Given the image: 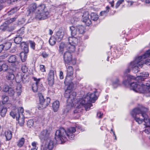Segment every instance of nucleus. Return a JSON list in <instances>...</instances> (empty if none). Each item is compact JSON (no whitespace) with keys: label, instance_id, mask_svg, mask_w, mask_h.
Masks as SVG:
<instances>
[{"label":"nucleus","instance_id":"obj_29","mask_svg":"<svg viewBox=\"0 0 150 150\" xmlns=\"http://www.w3.org/2000/svg\"><path fill=\"white\" fill-rule=\"evenodd\" d=\"M78 32L79 34H83L85 32V27L82 25H79L77 26Z\"/></svg>","mask_w":150,"mask_h":150},{"label":"nucleus","instance_id":"obj_52","mask_svg":"<svg viewBox=\"0 0 150 150\" xmlns=\"http://www.w3.org/2000/svg\"><path fill=\"white\" fill-rule=\"evenodd\" d=\"M24 28H22L18 31V34L19 36H21L24 33Z\"/></svg>","mask_w":150,"mask_h":150},{"label":"nucleus","instance_id":"obj_20","mask_svg":"<svg viewBox=\"0 0 150 150\" xmlns=\"http://www.w3.org/2000/svg\"><path fill=\"white\" fill-rule=\"evenodd\" d=\"M149 76V74L147 72H143L140 74V75L137 76V80H140L141 81L143 80L144 79Z\"/></svg>","mask_w":150,"mask_h":150},{"label":"nucleus","instance_id":"obj_45","mask_svg":"<svg viewBox=\"0 0 150 150\" xmlns=\"http://www.w3.org/2000/svg\"><path fill=\"white\" fill-rule=\"evenodd\" d=\"M8 94L11 96H13L15 93L14 90L11 88H10L8 92Z\"/></svg>","mask_w":150,"mask_h":150},{"label":"nucleus","instance_id":"obj_22","mask_svg":"<svg viewBox=\"0 0 150 150\" xmlns=\"http://www.w3.org/2000/svg\"><path fill=\"white\" fill-rule=\"evenodd\" d=\"M38 94L39 99L40 106L42 109V104H43L45 101V99L44 98L43 96L41 93H39Z\"/></svg>","mask_w":150,"mask_h":150},{"label":"nucleus","instance_id":"obj_23","mask_svg":"<svg viewBox=\"0 0 150 150\" xmlns=\"http://www.w3.org/2000/svg\"><path fill=\"white\" fill-rule=\"evenodd\" d=\"M21 48L23 49L24 53H27L28 52V45L25 42H21Z\"/></svg>","mask_w":150,"mask_h":150},{"label":"nucleus","instance_id":"obj_49","mask_svg":"<svg viewBox=\"0 0 150 150\" xmlns=\"http://www.w3.org/2000/svg\"><path fill=\"white\" fill-rule=\"evenodd\" d=\"M17 18V16H15L14 18L10 19L8 21H7L6 22L7 23H11L15 21L16 18Z\"/></svg>","mask_w":150,"mask_h":150},{"label":"nucleus","instance_id":"obj_26","mask_svg":"<svg viewBox=\"0 0 150 150\" xmlns=\"http://www.w3.org/2000/svg\"><path fill=\"white\" fill-rule=\"evenodd\" d=\"M65 49L67 50V46L64 43H61L59 46V53L62 54Z\"/></svg>","mask_w":150,"mask_h":150},{"label":"nucleus","instance_id":"obj_5","mask_svg":"<svg viewBox=\"0 0 150 150\" xmlns=\"http://www.w3.org/2000/svg\"><path fill=\"white\" fill-rule=\"evenodd\" d=\"M149 82L145 85L142 82H134L130 84V88L136 92L150 93V81Z\"/></svg>","mask_w":150,"mask_h":150},{"label":"nucleus","instance_id":"obj_17","mask_svg":"<svg viewBox=\"0 0 150 150\" xmlns=\"http://www.w3.org/2000/svg\"><path fill=\"white\" fill-rule=\"evenodd\" d=\"M70 30L71 36L79 35V33L77 31V26L75 27L74 26H70L69 27Z\"/></svg>","mask_w":150,"mask_h":150},{"label":"nucleus","instance_id":"obj_13","mask_svg":"<svg viewBox=\"0 0 150 150\" xmlns=\"http://www.w3.org/2000/svg\"><path fill=\"white\" fill-rule=\"evenodd\" d=\"M54 71L53 70H51L48 74L47 81L49 85L52 86L54 83Z\"/></svg>","mask_w":150,"mask_h":150},{"label":"nucleus","instance_id":"obj_58","mask_svg":"<svg viewBox=\"0 0 150 150\" xmlns=\"http://www.w3.org/2000/svg\"><path fill=\"white\" fill-rule=\"evenodd\" d=\"M40 71L42 72H45V66L42 65H41L40 66Z\"/></svg>","mask_w":150,"mask_h":150},{"label":"nucleus","instance_id":"obj_62","mask_svg":"<svg viewBox=\"0 0 150 150\" xmlns=\"http://www.w3.org/2000/svg\"><path fill=\"white\" fill-rule=\"evenodd\" d=\"M127 1V3H128V5L129 6H132L134 3V2L131 1Z\"/></svg>","mask_w":150,"mask_h":150},{"label":"nucleus","instance_id":"obj_28","mask_svg":"<svg viewBox=\"0 0 150 150\" xmlns=\"http://www.w3.org/2000/svg\"><path fill=\"white\" fill-rule=\"evenodd\" d=\"M59 103L58 101H54L52 104V108L54 112H57L59 107Z\"/></svg>","mask_w":150,"mask_h":150},{"label":"nucleus","instance_id":"obj_60","mask_svg":"<svg viewBox=\"0 0 150 150\" xmlns=\"http://www.w3.org/2000/svg\"><path fill=\"white\" fill-rule=\"evenodd\" d=\"M79 21V19L78 18H76V17L73 18L72 19V20H71V23H75L77 21Z\"/></svg>","mask_w":150,"mask_h":150},{"label":"nucleus","instance_id":"obj_14","mask_svg":"<svg viewBox=\"0 0 150 150\" xmlns=\"http://www.w3.org/2000/svg\"><path fill=\"white\" fill-rule=\"evenodd\" d=\"M49 15V12L46 10L38 15H36V18L40 20H44L47 19Z\"/></svg>","mask_w":150,"mask_h":150},{"label":"nucleus","instance_id":"obj_37","mask_svg":"<svg viewBox=\"0 0 150 150\" xmlns=\"http://www.w3.org/2000/svg\"><path fill=\"white\" fill-rule=\"evenodd\" d=\"M100 93V91L99 90L94 89V101L98 99Z\"/></svg>","mask_w":150,"mask_h":150},{"label":"nucleus","instance_id":"obj_41","mask_svg":"<svg viewBox=\"0 0 150 150\" xmlns=\"http://www.w3.org/2000/svg\"><path fill=\"white\" fill-rule=\"evenodd\" d=\"M50 44L51 45H53L55 43V39L54 37H51L49 40Z\"/></svg>","mask_w":150,"mask_h":150},{"label":"nucleus","instance_id":"obj_30","mask_svg":"<svg viewBox=\"0 0 150 150\" xmlns=\"http://www.w3.org/2000/svg\"><path fill=\"white\" fill-rule=\"evenodd\" d=\"M6 140L9 141L11 140L12 137V133L9 130L6 131L5 133Z\"/></svg>","mask_w":150,"mask_h":150},{"label":"nucleus","instance_id":"obj_44","mask_svg":"<svg viewBox=\"0 0 150 150\" xmlns=\"http://www.w3.org/2000/svg\"><path fill=\"white\" fill-rule=\"evenodd\" d=\"M145 129L144 132L147 134H150V127L145 126Z\"/></svg>","mask_w":150,"mask_h":150},{"label":"nucleus","instance_id":"obj_55","mask_svg":"<svg viewBox=\"0 0 150 150\" xmlns=\"http://www.w3.org/2000/svg\"><path fill=\"white\" fill-rule=\"evenodd\" d=\"M124 0H120L118 1L116 4L115 6L116 8H118L120 4H121L122 2H124Z\"/></svg>","mask_w":150,"mask_h":150},{"label":"nucleus","instance_id":"obj_46","mask_svg":"<svg viewBox=\"0 0 150 150\" xmlns=\"http://www.w3.org/2000/svg\"><path fill=\"white\" fill-rule=\"evenodd\" d=\"M2 103L5 104L8 101V97L5 95H3L2 96Z\"/></svg>","mask_w":150,"mask_h":150},{"label":"nucleus","instance_id":"obj_7","mask_svg":"<svg viewBox=\"0 0 150 150\" xmlns=\"http://www.w3.org/2000/svg\"><path fill=\"white\" fill-rule=\"evenodd\" d=\"M24 110L22 107L17 108L15 107L10 112V115L13 118H16L18 121V122L21 126H23L25 122L24 117L22 114Z\"/></svg>","mask_w":150,"mask_h":150},{"label":"nucleus","instance_id":"obj_54","mask_svg":"<svg viewBox=\"0 0 150 150\" xmlns=\"http://www.w3.org/2000/svg\"><path fill=\"white\" fill-rule=\"evenodd\" d=\"M103 116V113L102 112L99 111L96 114V117L99 118H101Z\"/></svg>","mask_w":150,"mask_h":150},{"label":"nucleus","instance_id":"obj_15","mask_svg":"<svg viewBox=\"0 0 150 150\" xmlns=\"http://www.w3.org/2000/svg\"><path fill=\"white\" fill-rule=\"evenodd\" d=\"M14 71L12 69H8L7 70V73L6 76V79L9 80H13L15 78Z\"/></svg>","mask_w":150,"mask_h":150},{"label":"nucleus","instance_id":"obj_33","mask_svg":"<svg viewBox=\"0 0 150 150\" xmlns=\"http://www.w3.org/2000/svg\"><path fill=\"white\" fill-rule=\"evenodd\" d=\"M37 5L35 3L31 4L29 8V11L30 13L33 12L35 9L37 10Z\"/></svg>","mask_w":150,"mask_h":150},{"label":"nucleus","instance_id":"obj_10","mask_svg":"<svg viewBox=\"0 0 150 150\" xmlns=\"http://www.w3.org/2000/svg\"><path fill=\"white\" fill-rule=\"evenodd\" d=\"M74 73V69L73 67L71 66L68 67L67 68V76L65 79V81H64V83L66 85H68V86L69 85H70V83H72L71 82L69 84H68V78L72 76L73 75Z\"/></svg>","mask_w":150,"mask_h":150},{"label":"nucleus","instance_id":"obj_19","mask_svg":"<svg viewBox=\"0 0 150 150\" xmlns=\"http://www.w3.org/2000/svg\"><path fill=\"white\" fill-rule=\"evenodd\" d=\"M8 61L9 63H14L16 65L19 64V62L17 60L16 56L15 55H12L8 58Z\"/></svg>","mask_w":150,"mask_h":150},{"label":"nucleus","instance_id":"obj_53","mask_svg":"<svg viewBox=\"0 0 150 150\" xmlns=\"http://www.w3.org/2000/svg\"><path fill=\"white\" fill-rule=\"evenodd\" d=\"M1 65L2 71H5L7 70L8 66L6 64H3Z\"/></svg>","mask_w":150,"mask_h":150},{"label":"nucleus","instance_id":"obj_42","mask_svg":"<svg viewBox=\"0 0 150 150\" xmlns=\"http://www.w3.org/2000/svg\"><path fill=\"white\" fill-rule=\"evenodd\" d=\"M9 55L8 53L7 52H5L1 56H0V62L1 61V60L4 59L7 57Z\"/></svg>","mask_w":150,"mask_h":150},{"label":"nucleus","instance_id":"obj_25","mask_svg":"<svg viewBox=\"0 0 150 150\" xmlns=\"http://www.w3.org/2000/svg\"><path fill=\"white\" fill-rule=\"evenodd\" d=\"M127 81H123V83L125 85H127L132 80H134L135 79L137 80L136 79L137 77L135 78L133 76L129 75L127 76Z\"/></svg>","mask_w":150,"mask_h":150},{"label":"nucleus","instance_id":"obj_63","mask_svg":"<svg viewBox=\"0 0 150 150\" xmlns=\"http://www.w3.org/2000/svg\"><path fill=\"white\" fill-rule=\"evenodd\" d=\"M59 77L61 79H63L64 78L63 73L62 71H60L59 73Z\"/></svg>","mask_w":150,"mask_h":150},{"label":"nucleus","instance_id":"obj_8","mask_svg":"<svg viewBox=\"0 0 150 150\" xmlns=\"http://www.w3.org/2000/svg\"><path fill=\"white\" fill-rule=\"evenodd\" d=\"M33 79L35 81V83H33L32 86V89L33 91L36 92L38 90L40 91L43 89L42 83L40 81L41 79H37L36 78L33 77Z\"/></svg>","mask_w":150,"mask_h":150},{"label":"nucleus","instance_id":"obj_50","mask_svg":"<svg viewBox=\"0 0 150 150\" xmlns=\"http://www.w3.org/2000/svg\"><path fill=\"white\" fill-rule=\"evenodd\" d=\"M21 70L23 71L22 73H25L28 71V68L25 65H23L22 67Z\"/></svg>","mask_w":150,"mask_h":150},{"label":"nucleus","instance_id":"obj_27","mask_svg":"<svg viewBox=\"0 0 150 150\" xmlns=\"http://www.w3.org/2000/svg\"><path fill=\"white\" fill-rule=\"evenodd\" d=\"M76 46L74 45H71L70 44H69L67 45V50H68L69 52H74L76 49Z\"/></svg>","mask_w":150,"mask_h":150},{"label":"nucleus","instance_id":"obj_51","mask_svg":"<svg viewBox=\"0 0 150 150\" xmlns=\"http://www.w3.org/2000/svg\"><path fill=\"white\" fill-rule=\"evenodd\" d=\"M6 111L7 109L6 108H3L1 110V116L3 117L5 115Z\"/></svg>","mask_w":150,"mask_h":150},{"label":"nucleus","instance_id":"obj_64","mask_svg":"<svg viewBox=\"0 0 150 150\" xmlns=\"http://www.w3.org/2000/svg\"><path fill=\"white\" fill-rule=\"evenodd\" d=\"M3 50H4L2 44L0 45V53Z\"/></svg>","mask_w":150,"mask_h":150},{"label":"nucleus","instance_id":"obj_16","mask_svg":"<svg viewBox=\"0 0 150 150\" xmlns=\"http://www.w3.org/2000/svg\"><path fill=\"white\" fill-rule=\"evenodd\" d=\"M68 41L69 44L76 46L78 45L79 40L77 37L71 36L69 38Z\"/></svg>","mask_w":150,"mask_h":150},{"label":"nucleus","instance_id":"obj_9","mask_svg":"<svg viewBox=\"0 0 150 150\" xmlns=\"http://www.w3.org/2000/svg\"><path fill=\"white\" fill-rule=\"evenodd\" d=\"M16 81L17 83H20L21 81L25 83L28 81V77L24 73L18 72L15 77Z\"/></svg>","mask_w":150,"mask_h":150},{"label":"nucleus","instance_id":"obj_34","mask_svg":"<svg viewBox=\"0 0 150 150\" xmlns=\"http://www.w3.org/2000/svg\"><path fill=\"white\" fill-rule=\"evenodd\" d=\"M50 101V99L49 98H46L45 99V100L42 104V109L46 108L49 104Z\"/></svg>","mask_w":150,"mask_h":150},{"label":"nucleus","instance_id":"obj_36","mask_svg":"<svg viewBox=\"0 0 150 150\" xmlns=\"http://www.w3.org/2000/svg\"><path fill=\"white\" fill-rule=\"evenodd\" d=\"M22 86L20 84H18L17 85L16 88V92L18 96H19L21 95L22 92Z\"/></svg>","mask_w":150,"mask_h":150},{"label":"nucleus","instance_id":"obj_6","mask_svg":"<svg viewBox=\"0 0 150 150\" xmlns=\"http://www.w3.org/2000/svg\"><path fill=\"white\" fill-rule=\"evenodd\" d=\"M50 132L47 129L43 130L39 134V137L41 141L47 140L45 146H42L41 150H52L54 142L53 140L48 138Z\"/></svg>","mask_w":150,"mask_h":150},{"label":"nucleus","instance_id":"obj_35","mask_svg":"<svg viewBox=\"0 0 150 150\" xmlns=\"http://www.w3.org/2000/svg\"><path fill=\"white\" fill-rule=\"evenodd\" d=\"M7 23H6L5 22L3 25H1L0 26V30L3 31H4L6 30L11 31V30L8 29V27L7 25Z\"/></svg>","mask_w":150,"mask_h":150},{"label":"nucleus","instance_id":"obj_40","mask_svg":"<svg viewBox=\"0 0 150 150\" xmlns=\"http://www.w3.org/2000/svg\"><path fill=\"white\" fill-rule=\"evenodd\" d=\"M106 10L101 11L100 13V15L101 16L105 15L109 11L110 7L107 6L106 7Z\"/></svg>","mask_w":150,"mask_h":150},{"label":"nucleus","instance_id":"obj_59","mask_svg":"<svg viewBox=\"0 0 150 150\" xmlns=\"http://www.w3.org/2000/svg\"><path fill=\"white\" fill-rule=\"evenodd\" d=\"M10 88L8 86H6L3 88V91L5 92H7L9 90Z\"/></svg>","mask_w":150,"mask_h":150},{"label":"nucleus","instance_id":"obj_38","mask_svg":"<svg viewBox=\"0 0 150 150\" xmlns=\"http://www.w3.org/2000/svg\"><path fill=\"white\" fill-rule=\"evenodd\" d=\"M25 142V139L23 138L20 139L17 142V145L19 147H22Z\"/></svg>","mask_w":150,"mask_h":150},{"label":"nucleus","instance_id":"obj_2","mask_svg":"<svg viewBox=\"0 0 150 150\" xmlns=\"http://www.w3.org/2000/svg\"><path fill=\"white\" fill-rule=\"evenodd\" d=\"M76 128L79 129L83 132L85 130L83 128L79 125H76L75 127H70L66 131L63 127L57 130L55 133V139L59 143H62L67 140L66 136L71 140H73L75 137L74 134L76 131Z\"/></svg>","mask_w":150,"mask_h":150},{"label":"nucleus","instance_id":"obj_57","mask_svg":"<svg viewBox=\"0 0 150 150\" xmlns=\"http://www.w3.org/2000/svg\"><path fill=\"white\" fill-rule=\"evenodd\" d=\"M30 46L34 50L35 47V43L34 42H33L32 41L30 42Z\"/></svg>","mask_w":150,"mask_h":150},{"label":"nucleus","instance_id":"obj_11","mask_svg":"<svg viewBox=\"0 0 150 150\" xmlns=\"http://www.w3.org/2000/svg\"><path fill=\"white\" fill-rule=\"evenodd\" d=\"M89 16L88 13L86 11L83 13L81 20L87 26H89L91 23V21L89 18Z\"/></svg>","mask_w":150,"mask_h":150},{"label":"nucleus","instance_id":"obj_43","mask_svg":"<svg viewBox=\"0 0 150 150\" xmlns=\"http://www.w3.org/2000/svg\"><path fill=\"white\" fill-rule=\"evenodd\" d=\"M22 40V38L20 37H15L14 40V41L16 44L20 43Z\"/></svg>","mask_w":150,"mask_h":150},{"label":"nucleus","instance_id":"obj_1","mask_svg":"<svg viewBox=\"0 0 150 150\" xmlns=\"http://www.w3.org/2000/svg\"><path fill=\"white\" fill-rule=\"evenodd\" d=\"M73 87V83H71L66 90L64 96L66 98H68L67 103L68 105L67 107L69 108V106L72 107L75 105L76 107V109L74 111V113L79 112L81 111V107L86 103L87 102L86 101L88 99L91 98L89 96H87L86 98L83 99H81L80 100H79V98H76V100L75 98L76 93L72 90Z\"/></svg>","mask_w":150,"mask_h":150},{"label":"nucleus","instance_id":"obj_32","mask_svg":"<svg viewBox=\"0 0 150 150\" xmlns=\"http://www.w3.org/2000/svg\"><path fill=\"white\" fill-rule=\"evenodd\" d=\"M20 56L23 62H24L26 61L27 57V53L22 52L20 53Z\"/></svg>","mask_w":150,"mask_h":150},{"label":"nucleus","instance_id":"obj_24","mask_svg":"<svg viewBox=\"0 0 150 150\" xmlns=\"http://www.w3.org/2000/svg\"><path fill=\"white\" fill-rule=\"evenodd\" d=\"M63 36V32L61 30L58 31L56 33V39L58 41H60Z\"/></svg>","mask_w":150,"mask_h":150},{"label":"nucleus","instance_id":"obj_56","mask_svg":"<svg viewBox=\"0 0 150 150\" xmlns=\"http://www.w3.org/2000/svg\"><path fill=\"white\" fill-rule=\"evenodd\" d=\"M42 55L44 58H46L48 57L49 54L45 52H43L42 54Z\"/></svg>","mask_w":150,"mask_h":150},{"label":"nucleus","instance_id":"obj_21","mask_svg":"<svg viewBox=\"0 0 150 150\" xmlns=\"http://www.w3.org/2000/svg\"><path fill=\"white\" fill-rule=\"evenodd\" d=\"M93 100L94 99L93 97H92L91 98H90L88 100V102H87L85 104L82 106V107H84L86 110H87L88 109L90 108L91 106V102H93Z\"/></svg>","mask_w":150,"mask_h":150},{"label":"nucleus","instance_id":"obj_61","mask_svg":"<svg viewBox=\"0 0 150 150\" xmlns=\"http://www.w3.org/2000/svg\"><path fill=\"white\" fill-rule=\"evenodd\" d=\"M99 17L98 15L96 13H94V21L98 20Z\"/></svg>","mask_w":150,"mask_h":150},{"label":"nucleus","instance_id":"obj_31","mask_svg":"<svg viewBox=\"0 0 150 150\" xmlns=\"http://www.w3.org/2000/svg\"><path fill=\"white\" fill-rule=\"evenodd\" d=\"M2 45H3L4 50H8L10 48L11 45V43L8 41H6L4 42Z\"/></svg>","mask_w":150,"mask_h":150},{"label":"nucleus","instance_id":"obj_39","mask_svg":"<svg viewBox=\"0 0 150 150\" xmlns=\"http://www.w3.org/2000/svg\"><path fill=\"white\" fill-rule=\"evenodd\" d=\"M120 85L119 81L118 79H116L113 81L112 85L114 88H117Z\"/></svg>","mask_w":150,"mask_h":150},{"label":"nucleus","instance_id":"obj_18","mask_svg":"<svg viewBox=\"0 0 150 150\" xmlns=\"http://www.w3.org/2000/svg\"><path fill=\"white\" fill-rule=\"evenodd\" d=\"M46 11L45 6L44 4H41L39 5L37 8V11L36 15H38L41 12Z\"/></svg>","mask_w":150,"mask_h":150},{"label":"nucleus","instance_id":"obj_4","mask_svg":"<svg viewBox=\"0 0 150 150\" xmlns=\"http://www.w3.org/2000/svg\"><path fill=\"white\" fill-rule=\"evenodd\" d=\"M147 111V109L145 108H137L133 109L131 114L138 124H141L144 122V126L150 127V118L146 114Z\"/></svg>","mask_w":150,"mask_h":150},{"label":"nucleus","instance_id":"obj_48","mask_svg":"<svg viewBox=\"0 0 150 150\" xmlns=\"http://www.w3.org/2000/svg\"><path fill=\"white\" fill-rule=\"evenodd\" d=\"M18 9V8L17 7L14 8L11 10L10 11L8 12V15L12 14L16 12Z\"/></svg>","mask_w":150,"mask_h":150},{"label":"nucleus","instance_id":"obj_47","mask_svg":"<svg viewBox=\"0 0 150 150\" xmlns=\"http://www.w3.org/2000/svg\"><path fill=\"white\" fill-rule=\"evenodd\" d=\"M34 121L33 120H29L27 122V125L30 128L33 125Z\"/></svg>","mask_w":150,"mask_h":150},{"label":"nucleus","instance_id":"obj_3","mask_svg":"<svg viewBox=\"0 0 150 150\" xmlns=\"http://www.w3.org/2000/svg\"><path fill=\"white\" fill-rule=\"evenodd\" d=\"M150 55V50H148L144 54L136 57L135 59L131 62L128 65L127 68L125 70V73H129L132 69L134 73L138 72L139 71V67L142 68L144 63L148 65H150V59L145 60L144 63L143 59L148 57Z\"/></svg>","mask_w":150,"mask_h":150},{"label":"nucleus","instance_id":"obj_12","mask_svg":"<svg viewBox=\"0 0 150 150\" xmlns=\"http://www.w3.org/2000/svg\"><path fill=\"white\" fill-rule=\"evenodd\" d=\"M63 58L65 64H69L72 59L71 54L69 52H65L63 55Z\"/></svg>","mask_w":150,"mask_h":150}]
</instances>
